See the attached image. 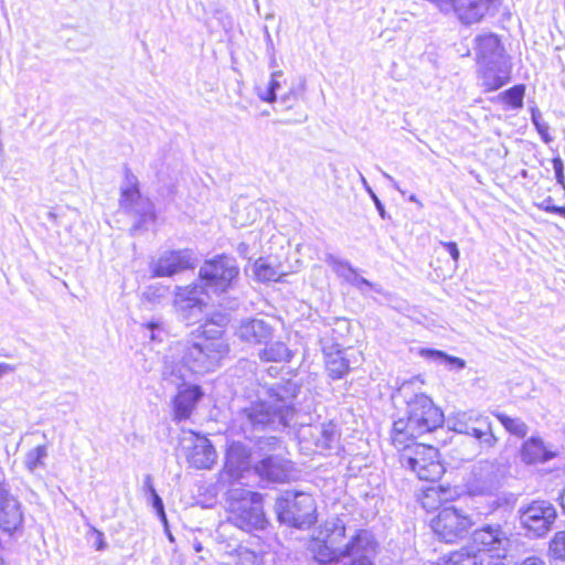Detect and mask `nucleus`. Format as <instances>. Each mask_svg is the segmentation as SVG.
<instances>
[{"instance_id": "c03bdc74", "label": "nucleus", "mask_w": 565, "mask_h": 565, "mask_svg": "<svg viewBox=\"0 0 565 565\" xmlns=\"http://www.w3.org/2000/svg\"><path fill=\"white\" fill-rule=\"evenodd\" d=\"M550 552L554 558L565 559V530L554 534L550 542Z\"/></svg>"}, {"instance_id": "a19ab883", "label": "nucleus", "mask_w": 565, "mask_h": 565, "mask_svg": "<svg viewBox=\"0 0 565 565\" xmlns=\"http://www.w3.org/2000/svg\"><path fill=\"white\" fill-rule=\"evenodd\" d=\"M306 89L305 78H300L299 83L292 85L289 90L280 97V103L287 108H291L300 98Z\"/></svg>"}, {"instance_id": "c756f323", "label": "nucleus", "mask_w": 565, "mask_h": 565, "mask_svg": "<svg viewBox=\"0 0 565 565\" xmlns=\"http://www.w3.org/2000/svg\"><path fill=\"white\" fill-rule=\"evenodd\" d=\"M326 369L332 380H340L348 374L350 371V361L345 356V352L337 350L326 353Z\"/></svg>"}, {"instance_id": "aec40b11", "label": "nucleus", "mask_w": 565, "mask_h": 565, "mask_svg": "<svg viewBox=\"0 0 565 565\" xmlns=\"http://www.w3.org/2000/svg\"><path fill=\"white\" fill-rule=\"evenodd\" d=\"M202 396L203 392L199 385L179 388L178 394L172 401L173 420L179 423L189 419Z\"/></svg>"}, {"instance_id": "864d4df0", "label": "nucleus", "mask_w": 565, "mask_h": 565, "mask_svg": "<svg viewBox=\"0 0 565 565\" xmlns=\"http://www.w3.org/2000/svg\"><path fill=\"white\" fill-rule=\"evenodd\" d=\"M540 207L545 212L555 214L558 206L555 205L553 199L548 196L541 203Z\"/></svg>"}, {"instance_id": "2f4dec72", "label": "nucleus", "mask_w": 565, "mask_h": 565, "mask_svg": "<svg viewBox=\"0 0 565 565\" xmlns=\"http://www.w3.org/2000/svg\"><path fill=\"white\" fill-rule=\"evenodd\" d=\"M420 354H422V356H424L430 361L437 362L439 364H445L446 366H448L449 370H454V369L462 370L466 367L465 360L457 358V356L449 355L446 352L440 351V350L423 349L420 351Z\"/></svg>"}, {"instance_id": "2eb2a0df", "label": "nucleus", "mask_w": 565, "mask_h": 565, "mask_svg": "<svg viewBox=\"0 0 565 565\" xmlns=\"http://www.w3.org/2000/svg\"><path fill=\"white\" fill-rule=\"evenodd\" d=\"M327 535L322 543L315 551V558L320 564L339 562L343 558L341 541L345 537V524L337 518L324 525Z\"/></svg>"}, {"instance_id": "f3484780", "label": "nucleus", "mask_w": 565, "mask_h": 565, "mask_svg": "<svg viewBox=\"0 0 565 565\" xmlns=\"http://www.w3.org/2000/svg\"><path fill=\"white\" fill-rule=\"evenodd\" d=\"M23 511L20 501L0 482V529L13 533L22 526Z\"/></svg>"}, {"instance_id": "4c0bfd02", "label": "nucleus", "mask_w": 565, "mask_h": 565, "mask_svg": "<svg viewBox=\"0 0 565 565\" xmlns=\"http://www.w3.org/2000/svg\"><path fill=\"white\" fill-rule=\"evenodd\" d=\"M47 457V448L44 445L38 446L24 456V467L30 472H35L36 469L44 467V459Z\"/></svg>"}, {"instance_id": "4468645a", "label": "nucleus", "mask_w": 565, "mask_h": 565, "mask_svg": "<svg viewBox=\"0 0 565 565\" xmlns=\"http://www.w3.org/2000/svg\"><path fill=\"white\" fill-rule=\"evenodd\" d=\"M472 546L484 556L490 553L498 558H504L510 547L509 533L501 523H487L472 533Z\"/></svg>"}, {"instance_id": "0eeeda50", "label": "nucleus", "mask_w": 565, "mask_h": 565, "mask_svg": "<svg viewBox=\"0 0 565 565\" xmlns=\"http://www.w3.org/2000/svg\"><path fill=\"white\" fill-rule=\"evenodd\" d=\"M281 440L276 436L256 437L255 448L263 455V458L254 465L257 476L267 482H288L292 473V462L279 455H269L268 451L276 450Z\"/></svg>"}, {"instance_id": "f03ea898", "label": "nucleus", "mask_w": 565, "mask_h": 565, "mask_svg": "<svg viewBox=\"0 0 565 565\" xmlns=\"http://www.w3.org/2000/svg\"><path fill=\"white\" fill-rule=\"evenodd\" d=\"M300 387L288 381L262 387L256 399L246 401L237 412V422L245 435L281 430L290 425L295 414V399Z\"/></svg>"}, {"instance_id": "473e14b6", "label": "nucleus", "mask_w": 565, "mask_h": 565, "mask_svg": "<svg viewBox=\"0 0 565 565\" xmlns=\"http://www.w3.org/2000/svg\"><path fill=\"white\" fill-rule=\"evenodd\" d=\"M492 414L511 435L519 438H524L526 436L529 427L521 418L510 417L501 412H493Z\"/></svg>"}, {"instance_id": "09e8293b", "label": "nucleus", "mask_w": 565, "mask_h": 565, "mask_svg": "<svg viewBox=\"0 0 565 565\" xmlns=\"http://www.w3.org/2000/svg\"><path fill=\"white\" fill-rule=\"evenodd\" d=\"M556 182L565 186L564 163L559 157L552 160Z\"/></svg>"}, {"instance_id": "603ef678", "label": "nucleus", "mask_w": 565, "mask_h": 565, "mask_svg": "<svg viewBox=\"0 0 565 565\" xmlns=\"http://www.w3.org/2000/svg\"><path fill=\"white\" fill-rule=\"evenodd\" d=\"M437 495V491L434 488H429L423 498L422 505L425 509H431L433 504L429 502L430 499H434V497Z\"/></svg>"}, {"instance_id": "5701e85b", "label": "nucleus", "mask_w": 565, "mask_h": 565, "mask_svg": "<svg viewBox=\"0 0 565 565\" xmlns=\"http://www.w3.org/2000/svg\"><path fill=\"white\" fill-rule=\"evenodd\" d=\"M310 436L319 452L330 454L339 448L340 433L332 422L310 427Z\"/></svg>"}, {"instance_id": "72a5a7b5", "label": "nucleus", "mask_w": 565, "mask_h": 565, "mask_svg": "<svg viewBox=\"0 0 565 565\" xmlns=\"http://www.w3.org/2000/svg\"><path fill=\"white\" fill-rule=\"evenodd\" d=\"M284 72L275 71L271 73L270 81L266 87L258 86L257 96L260 100L266 103H274L277 100V90L281 87V81Z\"/></svg>"}, {"instance_id": "f704fd0d", "label": "nucleus", "mask_w": 565, "mask_h": 565, "mask_svg": "<svg viewBox=\"0 0 565 565\" xmlns=\"http://www.w3.org/2000/svg\"><path fill=\"white\" fill-rule=\"evenodd\" d=\"M488 511L484 514H492L494 512L501 513V519L505 521L507 516L510 514V509L512 505V495L507 493H495L493 497H488Z\"/></svg>"}, {"instance_id": "6e6d98bb", "label": "nucleus", "mask_w": 565, "mask_h": 565, "mask_svg": "<svg viewBox=\"0 0 565 565\" xmlns=\"http://www.w3.org/2000/svg\"><path fill=\"white\" fill-rule=\"evenodd\" d=\"M15 371V365L8 363H0V379L9 373H13Z\"/></svg>"}, {"instance_id": "39448f33", "label": "nucleus", "mask_w": 565, "mask_h": 565, "mask_svg": "<svg viewBox=\"0 0 565 565\" xmlns=\"http://www.w3.org/2000/svg\"><path fill=\"white\" fill-rule=\"evenodd\" d=\"M227 513L228 522L245 532L262 531L268 524L262 494L244 488L227 491Z\"/></svg>"}, {"instance_id": "49530a36", "label": "nucleus", "mask_w": 565, "mask_h": 565, "mask_svg": "<svg viewBox=\"0 0 565 565\" xmlns=\"http://www.w3.org/2000/svg\"><path fill=\"white\" fill-rule=\"evenodd\" d=\"M148 500L151 503L157 515L159 516L160 521L167 526L168 520H167L164 504H163L161 497L157 492H153V493L149 494Z\"/></svg>"}, {"instance_id": "9b49d317", "label": "nucleus", "mask_w": 565, "mask_h": 565, "mask_svg": "<svg viewBox=\"0 0 565 565\" xmlns=\"http://www.w3.org/2000/svg\"><path fill=\"white\" fill-rule=\"evenodd\" d=\"M556 518L555 507L545 500H534L519 509L521 527L532 539L545 536L552 530Z\"/></svg>"}, {"instance_id": "e2e57ef3", "label": "nucleus", "mask_w": 565, "mask_h": 565, "mask_svg": "<svg viewBox=\"0 0 565 565\" xmlns=\"http://www.w3.org/2000/svg\"><path fill=\"white\" fill-rule=\"evenodd\" d=\"M215 15H220V17H223L224 20H223V28L226 29L227 26H231V20H230V15L226 14L225 12L221 11V10H217L215 11Z\"/></svg>"}, {"instance_id": "f8f14e48", "label": "nucleus", "mask_w": 565, "mask_h": 565, "mask_svg": "<svg viewBox=\"0 0 565 565\" xmlns=\"http://www.w3.org/2000/svg\"><path fill=\"white\" fill-rule=\"evenodd\" d=\"M472 526L468 515H465L455 507L441 509L431 521L435 534L446 543H452L462 539Z\"/></svg>"}, {"instance_id": "052dcab7", "label": "nucleus", "mask_w": 565, "mask_h": 565, "mask_svg": "<svg viewBox=\"0 0 565 565\" xmlns=\"http://www.w3.org/2000/svg\"><path fill=\"white\" fill-rule=\"evenodd\" d=\"M96 534H97V542H96V550L97 551H102L105 548L106 546V543H105V540H104V534L97 530H95Z\"/></svg>"}, {"instance_id": "f257e3e1", "label": "nucleus", "mask_w": 565, "mask_h": 565, "mask_svg": "<svg viewBox=\"0 0 565 565\" xmlns=\"http://www.w3.org/2000/svg\"><path fill=\"white\" fill-rule=\"evenodd\" d=\"M206 322L191 338L177 342L164 356L162 379L172 385H184L193 374L214 371L227 355L230 347L220 326Z\"/></svg>"}, {"instance_id": "9d476101", "label": "nucleus", "mask_w": 565, "mask_h": 565, "mask_svg": "<svg viewBox=\"0 0 565 565\" xmlns=\"http://www.w3.org/2000/svg\"><path fill=\"white\" fill-rule=\"evenodd\" d=\"M238 274L239 268L234 257L218 255L201 266L200 284L206 292L221 295L233 287Z\"/></svg>"}, {"instance_id": "7c9ffc66", "label": "nucleus", "mask_w": 565, "mask_h": 565, "mask_svg": "<svg viewBox=\"0 0 565 565\" xmlns=\"http://www.w3.org/2000/svg\"><path fill=\"white\" fill-rule=\"evenodd\" d=\"M264 348L259 351L258 356L264 362H288L291 359V352L288 347L281 342L271 340L263 344Z\"/></svg>"}, {"instance_id": "20e7f679", "label": "nucleus", "mask_w": 565, "mask_h": 565, "mask_svg": "<svg viewBox=\"0 0 565 565\" xmlns=\"http://www.w3.org/2000/svg\"><path fill=\"white\" fill-rule=\"evenodd\" d=\"M476 42V61L482 85L487 90H497L510 79V65L498 35H479Z\"/></svg>"}, {"instance_id": "c85d7f7f", "label": "nucleus", "mask_w": 565, "mask_h": 565, "mask_svg": "<svg viewBox=\"0 0 565 565\" xmlns=\"http://www.w3.org/2000/svg\"><path fill=\"white\" fill-rule=\"evenodd\" d=\"M473 424H476V422ZM477 425V427H471L469 433L465 435L471 436L478 440L481 448H493L498 443V438L493 433L490 418L487 416L484 419H480Z\"/></svg>"}, {"instance_id": "a18cd8bd", "label": "nucleus", "mask_w": 565, "mask_h": 565, "mask_svg": "<svg viewBox=\"0 0 565 565\" xmlns=\"http://www.w3.org/2000/svg\"><path fill=\"white\" fill-rule=\"evenodd\" d=\"M360 179H361V183H362L363 188L365 189V191L369 193L372 201L374 202V205H375L381 218L385 220L387 217V214H386L384 204L379 199V196L374 193V191L372 190V188L370 186V184L367 183L366 179L364 178V175L362 173H360Z\"/></svg>"}, {"instance_id": "6ab92c4d", "label": "nucleus", "mask_w": 565, "mask_h": 565, "mask_svg": "<svg viewBox=\"0 0 565 565\" xmlns=\"http://www.w3.org/2000/svg\"><path fill=\"white\" fill-rule=\"evenodd\" d=\"M275 329L270 323L259 318L242 319L236 328L237 338L250 345H263L274 338Z\"/></svg>"}, {"instance_id": "0e129e2a", "label": "nucleus", "mask_w": 565, "mask_h": 565, "mask_svg": "<svg viewBox=\"0 0 565 565\" xmlns=\"http://www.w3.org/2000/svg\"><path fill=\"white\" fill-rule=\"evenodd\" d=\"M408 200H409L411 202H415V203H417L419 206H422V203L419 202V200L417 199V196H416L415 194H411V195H409V198H408Z\"/></svg>"}, {"instance_id": "bb28decb", "label": "nucleus", "mask_w": 565, "mask_h": 565, "mask_svg": "<svg viewBox=\"0 0 565 565\" xmlns=\"http://www.w3.org/2000/svg\"><path fill=\"white\" fill-rule=\"evenodd\" d=\"M395 447L401 450L399 462L406 469H409V461H413L412 459H416V461H425L426 456L429 457L430 455H437V448L426 444H417L414 443V440L405 441L404 444Z\"/></svg>"}, {"instance_id": "e433bc0d", "label": "nucleus", "mask_w": 565, "mask_h": 565, "mask_svg": "<svg viewBox=\"0 0 565 565\" xmlns=\"http://www.w3.org/2000/svg\"><path fill=\"white\" fill-rule=\"evenodd\" d=\"M327 263L332 268V270L348 284H351L352 277H354L358 271L352 267L350 262L338 258L333 255H329L327 257Z\"/></svg>"}, {"instance_id": "4be33fe9", "label": "nucleus", "mask_w": 565, "mask_h": 565, "mask_svg": "<svg viewBox=\"0 0 565 565\" xmlns=\"http://www.w3.org/2000/svg\"><path fill=\"white\" fill-rule=\"evenodd\" d=\"M258 451L256 448L252 451L241 441L230 444L225 456V469L233 478H239L242 472L250 466L252 456Z\"/></svg>"}, {"instance_id": "680f3d73", "label": "nucleus", "mask_w": 565, "mask_h": 565, "mask_svg": "<svg viewBox=\"0 0 565 565\" xmlns=\"http://www.w3.org/2000/svg\"><path fill=\"white\" fill-rule=\"evenodd\" d=\"M473 2V0H470ZM486 0H475V2H484ZM500 4V0H493L492 3L488 6V13H494Z\"/></svg>"}, {"instance_id": "4d7b16f0", "label": "nucleus", "mask_w": 565, "mask_h": 565, "mask_svg": "<svg viewBox=\"0 0 565 565\" xmlns=\"http://www.w3.org/2000/svg\"><path fill=\"white\" fill-rule=\"evenodd\" d=\"M382 174L383 177L390 182V184L395 189L397 190L401 194H405V192L399 188L397 181L392 177L388 173L382 171Z\"/></svg>"}, {"instance_id": "ddd939ff", "label": "nucleus", "mask_w": 565, "mask_h": 565, "mask_svg": "<svg viewBox=\"0 0 565 565\" xmlns=\"http://www.w3.org/2000/svg\"><path fill=\"white\" fill-rule=\"evenodd\" d=\"M209 295L201 284L177 287L173 302L179 316L188 323L199 321Z\"/></svg>"}, {"instance_id": "37998d69", "label": "nucleus", "mask_w": 565, "mask_h": 565, "mask_svg": "<svg viewBox=\"0 0 565 565\" xmlns=\"http://www.w3.org/2000/svg\"><path fill=\"white\" fill-rule=\"evenodd\" d=\"M168 294L163 286H149L143 291V300L152 306L160 305Z\"/></svg>"}, {"instance_id": "338daca9", "label": "nucleus", "mask_w": 565, "mask_h": 565, "mask_svg": "<svg viewBox=\"0 0 565 565\" xmlns=\"http://www.w3.org/2000/svg\"><path fill=\"white\" fill-rule=\"evenodd\" d=\"M243 247H244V248H246V245H245V244H242V245L239 246V249H241V248H243Z\"/></svg>"}, {"instance_id": "ea45409f", "label": "nucleus", "mask_w": 565, "mask_h": 565, "mask_svg": "<svg viewBox=\"0 0 565 565\" xmlns=\"http://www.w3.org/2000/svg\"><path fill=\"white\" fill-rule=\"evenodd\" d=\"M525 94L524 85H515L501 94V98L504 104L513 109L521 108L523 106V98Z\"/></svg>"}, {"instance_id": "423d86ee", "label": "nucleus", "mask_w": 565, "mask_h": 565, "mask_svg": "<svg viewBox=\"0 0 565 565\" xmlns=\"http://www.w3.org/2000/svg\"><path fill=\"white\" fill-rule=\"evenodd\" d=\"M275 512L280 523L296 529H309L317 521L313 497L301 491H286L276 500Z\"/></svg>"}, {"instance_id": "a211bd4d", "label": "nucleus", "mask_w": 565, "mask_h": 565, "mask_svg": "<svg viewBox=\"0 0 565 565\" xmlns=\"http://www.w3.org/2000/svg\"><path fill=\"white\" fill-rule=\"evenodd\" d=\"M192 260V253L189 249L164 252L152 263V275L156 277H171L191 268Z\"/></svg>"}, {"instance_id": "58836bf2", "label": "nucleus", "mask_w": 565, "mask_h": 565, "mask_svg": "<svg viewBox=\"0 0 565 565\" xmlns=\"http://www.w3.org/2000/svg\"><path fill=\"white\" fill-rule=\"evenodd\" d=\"M226 551L231 556L236 557L235 565H259L257 554L241 543H235L232 550Z\"/></svg>"}, {"instance_id": "1a4fd4ad", "label": "nucleus", "mask_w": 565, "mask_h": 565, "mask_svg": "<svg viewBox=\"0 0 565 565\" xmlns=\"http://www.w3.org/2000/svg\"><path fill=\"white\" fill-rule=\"evenodd\" d=\"M508 468L498 460H480L476 462L466 482L470 497H493L504 484Z\"/></svg>"}, {"instance_id": "bf43d9fd", "label": "nucleus", "mask_w": 565, "mask_h": 565, "mask_svg": "<svg viewBox=\"0 0 565 565\" xmlns=\"http://www.w3.org/2000/svg\"><path fill=\"white\" fill-rule=\"evenodd\" d=\"M350 565H373V563L371 562V556H366L352 559Z\"/></svg>"}, {"instance_id": "de8ad7c7", "label": "nucleus", "mask_w": 565, "mask_h": 565, "mask_svg": "<svg viewBox=\"0 0 565 565\" xmlns=\"http://www.w3.org/2000/svg\"><path fill=\"white\" fill-rule=\"evenodd\" d=\"M350 285L359 289L361 292H365L367 289H372L379 294L382 292L381 288L377 285L371 282L364 277H361L358 273L354 275V277H352V281Z\"/></svg>"}, {"instance_id": "6e6552de", "label": "nucleus", "mask_w": 565, "mask_h": 565, "mask_svg": "<svg viewBox=\"0 0 565 565\" xmlns=\"http://www.w3.org/2000/svg\"><path fill=\"white\" fill-rule=\"evenodd\" d=\"M125 177L126 185L121 188L120 207L136 218L130 230L132 233L147 231L156 221L154 206L148 198L141 195L138 178L129 169H126Z\"/></svg>"}, {"instance_id": "5fc2aeb1", "label": "nucleus", "mask_w": 565, "mask_h": 565, "mask_svg": "<svg viewBox=\"0 0 565 565\" xmlns=\"http://www.w3.org/2000/svg\"><path fill=\"white\" fill-rule=\"evenodd\" d=\"M143 492L147 495L157 492L152 482V477L150 475H147L143 479Z\"/></svg>"}, {"instance_id": "69168bd1", "label": "nucleus", "mask_w": 565, "mask_h": 565, "mask_svg": "<svg viewBox=\"0 0 565 565\" xmlns=\"http://www.w3.org/2000/svg\"><path fill=\"white\" fill-rule=\"evenodd\" d=\"M555 214L565 217V206H558Z\"/></svg>"}, {"instance_id": "79ce46f5", "label": "nucleus", "mask_w": 565, "mask_h": 565, "mask_svg": "<svg viewBox=\"0 0 565 565\" xmlns=\"http://www.w3.org/2000/svg\"><path fill=\"white\" fill-rule=\"evenodd\" d=\"M531 120H532L533 125L535 126L539 135L544 140V142H546V143L551 142L552 137L548 134L550 127H548L547 122L543 119L542 114L537 108L531 109Z\"/></svg>"}, {"instance_id": "7ed1b4c3", "label": "nucleus", "mask_w": 565, "mask_h": 565, "mask_svg": "<svg viewBox=\"0 0 565 565\" xmlns=\"http://www.w3.org/2000/svg\"><path fill=\"white\" fill-rule=\"evenodd\" d=\"M444 420L443 412L427 395H415L407 402L406 418L393 423L392 441L394 446H398L415 440L441 427Z\"/></svg>"}, {"instance_id": "8fccbe9b", "label": "nucleus", "mask_w": 565, "mask_h": 565, "mask_svg": "<svg viewBox=\"0 0 565 565\" xmlns=\"http://www.w3.org/2000/svg\"><path fill=\"white\" fill-rule=\"evenodd\" d=\"M146 328L149 330L150 332V339L156 341V340H161L159 338V333L162 331V322L160 320H152V321H149L147 324H146Z\"/></svg>"}, {"instance_id": "a878e982", "label": "nucleus", "mask_w": 565, "mask_h": 565, "mask_svg": "<svg viewBox=\"0 0 565 565\" xmlns=\"http://www.w3.org/2000/svg\"><path fill=\"white\" fill-rule=\"evenodd\" d=\"M483 563L484 554L476 546L466 545L443 556L438 565H483Z\"/></svg>"}, {"instance_id": "3c124183", "label": "nucleus", "mask_w": 565, "mask_h": 565, "mask_svg": "<svg viewBox=\"0 0 565 565\" xmlns=\"http://www.w3.org/2000/svg\"><path fill=\"white\" fill-rule=\"evenodd\" d=\"M440 244L445 247V249L450 254L452 260L458 263L460 257V252L455 242H440Z\"/></svg>"}, {"instance_id": "dca6fc26", "label": "nucleus", "mask_w": 565, "mask_h": 565, "mask_svg": "<svg viewBox=\"0 0 565 565\" xmlns=\"http://www.w3.org/2000/svg\"><path fill=\"white\" fill-rule=\"evenodd\" d=\"M186 460L195 469H211L216 460V450L210 439L193 431L183 439Z\"/></svg>"}, {"instance_id": "393cba45", "label": "nucleus", "mask_w": 565, "mask_h": 565, "mask_svg": "<svg viewBox=\"0 0 565 565\" xmlns=\"http://www.w3.org/2000/svg\"><path fill=\"white\" fill-rule=\"evenodd\" d=\"M409 461V470L416 473L418 479L435 482L445 473V467L439 460V452L436 456L425 457V461Z\"/></svg>"}, {"instance_id": "cd10ccee", "label": "nucleus", "mask_w": 565, "mask_h": 565, "mask_svg": "<svg viewBox=\"0 0 565 565\" xmlns=\"http://www.w3.org/2000/svg\"><path fill=\"white\" fill-rule=\"evenodd\" d=\"M487 416L478 411H465V412H457L452 415H450L447 419V425L449 429L458 433V434H466L469 433L471 427H477V424L480 419H484Z\"/></svg>"}, {"instance_id": "c9c22d12", "label": "nucleus", "mask_w": 565, "mask_h": 565, "mask_svg": "<svg viewBox=\"0 0 565 565\" xmlns=\"http://www.w3.org/2000/svg\"><path fill=\"white\" fill-rule=\"evenodd\" d=\"M254 273L259 281H277L282 273L265 258H259L255 262Z\"/></svg>"}, {"instance_id": "412c9836", "label": "nucleus", "mask_w": 565, "mask_h": 565, "mask_svg": "<svg viewBox=\"0 0 565 565\" xmlns=\"http://www.w3.org/2000/svg\"><path fill=\"white\" fill-rule=\"evenodd\" d=\"M376 542L373 534L367 530H356L345 543L341 541L343 558L352 559L372 556L375 553Z\"/></svg>"}, {"instance_id": "13d9d810", "label": "nucleus", "mask_w": 565, "mask_h": 565, "mask_svg": "<svg viewBox=\"0 0 565 565\" xmlns=\"http://www.w3.org/2000/svg\"><path fill=\"white\" fill-rule=\"evenodd\" d=\"M235 543H238V542L237 541L221 542L220 543V551H222L224 554L231 556V554L226 550H232L234 547Z\"/></svg>"}, {"instance_id": "b1692460", "label": "nucleus", "mask_w": 565, "mask_h": 565, "mask_svg": "<svg viewBox=\"0 0 565 565\" xmlns=\"http://www.w3.org/2000/svg\"><path fill=\"white\" fill-rule=\"evenodd\" d=\"M521 460L526 465L547 462L556 457V451L548 448L540 437H530L520 449Z\"/></svg>"}]
</instances>
